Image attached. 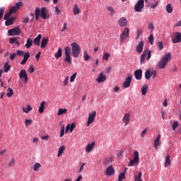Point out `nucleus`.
Instances as JSON below:
<instances>
[{"label":"nucleus","mask_w":181,"mask_h":181,"mask_svg":"<svg viewBox=\"0 0 181 181\" xmlns=\"http://www.w3.org/2000/svg\"><path fill=\"white\" fill-rule=\"evenodd\" d=\"M171 59H172V54H170V52L165 54L158 63L157 64L158 69H159L160 70L166 69V66H168V64L169 63V62H170Z\"/></svg>","instance_id":"f257e3e1"},{"label":"nucleus","mask_w":181,"mask_h":181,"mask_svg":"<svg viewBox=\"0 0 181 181\" xmlns=\"http://www.w3.org/2000/svg\"><path fill=\"white\" fill-rule=\"evenodd\" d=\"M71 47L72 57L74 59H77V57L80 56V53H81V47H80V45L76 42L71 44Z\"/></svg>","instance_id":"f03ea898"},{"label":"nucleus","mask_w":181,"mask_h":181,"mask_svg":"<svg viewBox=\"0 0 181 181\" xmlns=\"http://www.w3.org/2000/svg\"><path fill=\"white\" fill-rule=\"evenodd\" d=\"M139 165V153L134 151L133 154V159L130 160L129 166H138Z\"/></svg>","instance_id":"7ed1b4c3"},{"label":"nucleus","mask_w":181,"mask_h":181,"mask_svg":"<svg viewBox=\"0 0 181 181\" xmlns=\"http://www.w3.org/2000/svg\"><path fill=\"white\" fill-rule=\"evenodd\" d=\"M71 52V48H70V47H66L64 48V54H65L64 62H66V63H68V64H71V55L70 54Z\"/></svg>","instance_id":"20e7f679"},{"label":"nucleus","mask_w":181,"mask_h":181,"mask_svg":"<svg viewBox=\"0 0 181 181\" xmlns=\"http://www.w3.org/2000/svg\"><path fill=\"white\" fill-rule=\"evenodd\" d=\"M144 6H145V1L139 0L134 6L135 12H142V9H144Z\"/></svg>","instance_id":"39448f33"},{"label":"nucleus","mask_w":181,"mask_h":181,"mask_svg":"<svg viewBox=\"0 0 181 181\" xmlns=\"http://www.w3.org/2000/svg\"><path fill=\"white\" fill-rule=\"evenodd\" d=\"M127 37H129V28H125L122 32V33L120 34L119 38H120V43H123V42L127 39Z\"/></svg>","instance_id":"423d86ee"},{"label":"nucleus","mask_w":181,"mask_h":181,"mask_svg":"<svg viewBox=\"0 0 181 181\" xmlns=\"http://www.w3.org/2000/svg\"><path fill=\"white\" fill-rule=\"evenodd\" d=\"M40 11V15L42 19H49L50 18V13H49V11L46 9V7H42Z\"/></svg>","instance_id":"0eeeda50"},{"label":"nucleus","mask_w":181,"mask_h":181,"mask_svg":"<svg viewBox=\"0 0 181 181\" xmlns=\"http://www.w3.org/2000/svg\"><path fill=\"white\" fill-rule=\"evenodd\" d=\"M8 36H19L21 35V28L19 27L13 28L8 30Z\"/></svg>","instance_id":"6e6552de"},{"label":"nucleus","mask_w":181,"mask_h":181,"mask_svg":"<svg viewBox=\"0 0 181 181\" xmlns=\"http://www.w3.org/2000/svg\"><path fill=\"white\" fill-rule=\"evenodd\" d=\"M97 115V112L93 111V112H90L88 114V118L87 121V127H90L93 122H94V119H95V117Z\"/></svg>","instance_id":"1a4fd4ad"},{"label":"nucleus","mask_w":181,"mask_h":181,"mask_svg":"<svg viewBox=\"0 0 181 181\" xmlns=\"http://www.w3.org/2000/svg\"><path fill=\"white\" fill-rule=\"evenodd\" d=\"M173 43H181V33L176 32L174 34V36L172 37Z\"/></svg>","instance_id":"9d476101"},{"label":"nucleus","mask_w":181,"mask_h":181,"mask_svg":"<svg viewBox=\"0 0 181 181\" xmlns=\"http://www.w3.org/2000/svg\"><path fill=\"white\" fill-rule=\"evenodd\" d=\"M19 77L23 80V83H28V80H29L28 78V74H26V70L25 69L21 70L19 73Z\"/></svg>","instance_id":"9b49d317"},{"label":"nucleus","mask_w":181,"mask_h":181,"mask_svg":"<svg viewBox=\"0 0 181 181\" xmlns=\"http://www.w3.org/2000/svg\"><path fill=\"white\" fill-rule=\"evenodd\" d=\"M122 121L124 124V127L129 125V122H131V114L125 113L123 116Z\"/></svg>","instance_id":"f8f14e48"},{"label":"nucleus","mask_w":181,"mask_h":181,"mask_svg":"<svg viewBox=\"0 0 181 181\" xmlns=\"http://www.w3.org/2000/svg\"><path fill=\"white\" fill-rule=\"evenodd\" d=\"M132 82V76L129 75L128 77L126 78L125 81L123 83L124 88H129L131 86V83Z\"/></svg>","instance_id":"ddd939ff"},{"label":"nucleus","mask_w":181,"mask_h":181,"mask_svg":"<svg viewBox=\"0 0 181 181\" xmlns=\"http://www.w3.org/2000/svg\"><path fill=\"white\" fill-rule=\"evenodd\" d=\"M118 23L121 27H125L128 25V20L125 17H122L118 20Z\"/></svg>","instance_id":"4468645a"},{"label":"nucleus","mask_w":181,"mask_h":181,"mask_svg":"<svg viewBox=\"0 0 181 181\" xmlns=\"http://www.w3.org/2000/svg\"><path fill=\"white\" fill-rule=\"evenodd\" d=\"M144 41H141L139 44L136 46V52L139 54L142 53V50H144Z\"/></svg>","instance_id":"2eb2a0df"},{"label":"nucleus","mask_w":181,"mask_h":181,"mask_svg":"<svg viewBox=\"0 0 181 181\" xmlns=\"http://www.w3.org/2000/svg\"><path fill=\"white\" fill-rule=\"evenodd\" d=\"M23 6V4L22 3V1H20L18 3H16L14 6L11 8V9H12L14 13H16L18 11H19V9H21V7Z\"/></svg>","instance_id":"dca6fc26"},{"label":"nucleus","mask_w":181,"mask_h":181,"mask_svg":"<svg viewBox=\"0 0 181 181\" xmlns=\"http://www.w3.org/2000/svg\"><path fill=\"white\" fill-rule=\"evenodd\" d=\"M160 138H161L160 134H158L157 136V137L156 138V139L154 140V148H155V149H158V148L160 145V144H161Z\"/></svg>","instance_id":"f3484780"},{"label":"nucleus","mask_w":181,"mask_h":181,"mask_svg":"<svg viewBox=\"0 0 181 181\" xmlns=\"http://www.w3.org/2000/svg\"><path fill=\"white\" fill-rule=\"evenodd\" d=\"M114 173H115V170H114L112 165H110L109 167H107V168L106 169V175L112 176V175H114Z\"/></svg>","instance_id":"a211bd4d"},{"label":"nucleus","mask_w":181,"mask_h":181,"mask_svg":"<svg viewBox=\"0 0 181 181\" xmlns=\"http://www.w3.org/2000/svg\"><path fill=\"white\" fill-rule=\"evenodd\" d=\"M95 146V141H93L91 144H88L86 148V152H87L88 153H90V152H91L93 149H94Z\"/></svg>","instance_id":"6ab92c4d"},{"label":"nucleus","mask_w":181,"mask_h":181,"mask_svg":"<svg viewBox=\"0 0 181 181\" xmlns=\"http://www.w3.org/2000/svg\"><path fill=\"white\" fill-rule=\"evenodd\" d=\"M105 80H107V76L104 75L103 73H100L96 79V81H98V83H104Z\"/></svg>","instance_id":"aec40b11"},{"label":"nucleus","mask_w":181,"mask_h":181,"mask_svg":"<svg viewBox=\"0 0 181 181\" xmlns=\"http://www.w3.org/2000/svg\"><path fill=\"white\" fill-rule=\"evenodd\" d=\"M134 76L136 80H141L142 78V69H137L134 71Z\"/></svg>","instance_id":"412c9836"},{"label":"nucleus","mask_w":181,"mask_h":181,"mask_svg":"<svg viewBox=\"0 0 181 181\" xmlns=\"http://www.w3.org/2000/svg\"><path fill=\"white\" fill-rule=\"evenodd\" d=\"M30 57V54L29 52H25L23 55V59L21 62V64L22 66H24V64H26V62H28V59Z\"/></svg>","instance_id":"4be33fe9"},{"label":"nucleus","mask_w":181,"mask_h":181,"mask_svg":"<svg viewBox=\"0 0 181 181\" xmlns=\"http://www.w3.org/2000/svg\"><path fill=\"white\" fill-rule=\"evenodd\" d=\"M42 39V35L39 34L33 41V43L35 45V46H40V40Z\"/></svg>","instance_id":"5701e85b"},{"label":"nucleus","mask_w":181,"mask_h":181,"mask_svg":"<svg viewBox=\"0 0 181 181\" xmlns=\"http://www.w3.org/2000/svg\"><path fill=\"white\" fill-rule=\"evenodd\" d=\"M47 43H49V37H42L41 41V49H45V47L47 46Z\"/></svg>","instance_id":"b1692460"},{"label":"nucleus","mask_w":181,"mask_h":181,"mask_svg":"<svg viewBox=\"0 0 181 181\" xmlns=\"http://www.w3.org/2000/svg\"><path fill=\"white\" fill-rule=\"evenodd\" d=\"M15 17H11L10 18L6 20L5 25L6 26H11V25H13V22H15Z\"/></svg>","instance_id":"393cba45"},{"label":"nucleus","mask_w":181,"mask_h":181,"mask_svg":"<svg viewBox=\"0 0 181 181\" xmlns=\"http://www.w3.org/2000/svg\"><path fill=\"white\" fill-rule=\"evenodd\" d=\"M45 105H46V101H42L38 108V112L40 114H43V112H45Z\"/></svg>","instance_id":"a878e982"},{"label":"nucleus","mask_w":181,"mask_h":181,"mask_svg":"<svg viewBox=\"0 0 181 181\" xmlns=\"http://www.w3.org/2000/svg\"><path fill=\"white\" fill-rule=\"evenodd\" d=\"M33 108H32V106L30 105H28L27 107H22V110L25 113V114H29L30 111H32Z\"/></svg>","instance_id":"bb28decb"},{"label":"nucleus","mask_w":181,"mask_h":181,"mask_svg":"<svg viewBox=\"0 0 181 181\" xmlns=\"http://www.w3.org/2000/svg\"><path fill=\"white\" fill-rule=\"evenodd\" d=\"M66 114H67V109L59 108V109H58V112H57V115H58V117H60V115H66Z\"/></svg>","instance_id":"cd10ccee"},{"label":"nucleus","mask_w":181,"mask_h":181,"mask_svg":"<svg viewBox=\"0 0 181 181\" xmlns=\"http://www.w3.org/2000/svg\"><path fill=\"white\" fill-rule=\"evenodd\" d=\"M62 56H63V52L62 51V48L59 47L58 51L54 54V57L55 59H59Z\"/></svg>","instance_id":"c85d7f7f"},{"label":"nucleus","mask_w":181,"mask_h":181,"mask_svg":"<svg viewBox=\"0 0 181 181\" xmlns=\"http://www.w3.org/2000/svg\"><path fill=\"white\" fill-rule=\"evenodd\" d=\"M32 46H33V40H32V39L30 38H28L26 41V44L25 45V47H26V49H30Z\"/></svg>","instance_id":"c756f323"},{"label":"nucleus","mask_w":181,"mask_h":181,"mask_svg":"<svg viewBox=\"0 0 181 181\" xmlns=\"http://www.w3.org/2000/svg\"><path fill=\"white\" fill-rule=\"evenodd\" d=\"M65 150H66V146H62L59 148L58 154H57L58 158H60V156H62V155H63Z\"/></svg>","instance_id":"7c9ffc66"},{"label":"nucleus","mask_w":181,"mask_h":181,"mask_svg":"<svg viewBox=\"0 0 181 181\" xmlns=\"http://www.w3.org/2000/svg\"><path fill=\"white\" fill-rule=\"evenodd\" d=\"M42 168V165L39 163H35L33 167L34 172H39V169Z\"/></svg>","instance_id":"2f4dec72"},{"label":"nucleus","mask_w":181,"mask_h":181,"mask_svg":"<svg viewBox=\"0 0 181 181\" xmlns=\"http://www.w3.org/2000/svg\"><path fill=\"white\" fill-rule=\"evenodd\" d=\"M144 53L146 54V57L147 56V62L152 57V51L149 49H146L144 51Z\"/></svg>","instance_id":"473e14b6"},{"label":"nucleus","mask_w":181,"mask_h":181,"mask_svg":"<svg viewBox=\"0 0 181 181\" xmlns=\"http://www.w3.org/2000/svg\"><path fill=\"white\" fill-rule=\"evenodd\" d=\"M35 20L39 21V18L40 17V8H35Z\"/></svg>","instance_id":"72a5a7b5"},{"label":"nucleus","mask_w":181,"mask_h":181,"mask_svg":"<svg viewBox=\"0 0 181 181\" xmlns=\"http://www.w3.org/2000/svg\"><path fill=\"white\" fill-rule=\"evenodd\" d=\"M74 15H78L80 13V8L77 4H75L73 8Z\"/></svg>","instance_id":"f704fd0d"},{"label":"nucleus","mask_w":181,"mask_h":181,"mask_svg":"<svg viewBox=\"0 0 181 181\" xmlns=\"http://www.w3.org/2000/svg\"><path fill=\"white\" fill-rule=\"evenodd\" d=\"M12 13H15V12L13 11H12L11 8H10L9 11L8 13H6L4 16V21L9 19V18H11V15H12Z\"/></svg>","instance_id":"c9c22d12"},{"label":"nucleus","mask_w":181,"mask_h":181,"mask_svg":"<svg viewBox=\"0 0 181 181\" xmlns=\"http://www.w3.org/2000/svg\"><path fill=\"white\" fill-rule=\"evenodd\" d=\"M148 85H144L141 88V93L142 95H146V93H148Z\"/></svg>","instance_id":"e433bc0d"},{"label":"nucleus","mask_w":181,"mask_h":181,"mask_svg":"<svg viewBox=\"0 0 181 181\" xmlns=\"http://www.w3.org/2000/svg\"><path fill=\"white\" fill-rule=\"evenodd\" d=\"M164 166L165 168H166V166H170V156L168 155L165 156V162Z\"/></svg>","instance_id":"4c0bfd02"},{"label":"nucleus","mask_w":181,"mask_h":181,"mask_svg":"<svg viewBox=\"0 0 181 181\" xmlns=\"http://www.w3.org/2000/svg\"><path fill=\"white\" fill-rule=\"evenodd\" d=\"M4 69V73H8V71H9V70H11V65H9V63L5 62Z\"/></svg>","instance_id":"58836bf2"},{"label":"nucleus","mask_w":181,"mask_h":181,"mask_svg":"<svg viewBox=\"0 0 181 181\" xmlns=\"http://www.w3.org/2000/svg\"><path fill=\"white\" fill-rule=\"evenodd\" d=\"M166 11L168 13H172L173 12V7H172V4H168L165 7Z\"/></svg>","instance_id":"ea45409f"},{"label":"nucleus","mask_w":181,"mask_h":181,"mask_svg":"<svg viewBox=\"0 0 181 181\" xmlns=\"http://www.w3.org/2000/svg\"><path fill=\"white\" fill-rule=\"evenodd\" d=\"M151 76H152V74H151V70H149V69L146 70L145 72L146 80H149V78H151Z\"/></svg>","instance_id":"a19ab883"},{"label":"nucleus","mask_w":181,"mask_h":181,"mask_svg":"<svg viewBox=\"0 0 181 181\" xmlns=\"http://www.w3.org/2000/svg\"><path fill=\"white\" fill-rule=\"evenodd\" d=\"M127 168H125V170L119 175V177H118L119 181H122V180H123V179H125V173L127 172Z\"/></svg>","instance_id":"79ce46f5"},{"label":"nucleus","mask_w":181,"mask_h":181,"mask_svg":"<svg viewBox=\"0 0 181 181\" xmlns=\"http://www.w3.org/2000/svg\"><path fill=\"white\" fill-rule=\"evenodd\" d=\"M33 123V120L30 119H26L25 121V127L28 128L29 125H32Z\"/></svg>","instance_id":"37998d69"},{"label":"nucleus","mask_w":181,"mask_h":181,"mask_svg":"<svg viewBox=\"0 0 181 181\" xmlns=\"http://www.w3.org/2000/svg\"><path fill=\"white\" fill-rule=\"evenodd\" d=\"M112 66H113L112 64H110L107 67H106L105 70V74H109V73H111V70H112Z\"/></svg>","instance_id":"c03bdc74"},{"label":"nucleus","mask_w":181,"mask_h":181,"mask_svg":"<svg viewBox=\"0 0 181 181\" xmlns=\"http://www.w3.org/2000/svg\"><path fill=\"white\" fill-rule=\"evenodd\" d=\"M145 59H146V54L143 52V54L141 55V57H140L141 64H144V63H145Z\"/></svg>","instance_id":"a18cd8bd"},{"label":"nucleus","mask_w":181,"mask_h":181,"mask_svg":"<svg viewBox=\"0 0 181 181\" xmlns=\"http://www.w3.org/2000/svg\"><path fill=\"white\" fill-rule=\"evenodd\" d=\"M83 59H84L85 62H88V60H90V59H91V57H90V55H88V54L87 53V51H85L83 52Z\"/></svg>","instance_id":"49530a36"},{"label":"nucleus","mask_w":181,"mask_h":181,"mask_svg":"<svg viewBox=\"0 0 181 181\" xmlns=\"http://www.w3.org/2000/svg\"><path fill=\"white\" fill-rule=\"evenodd\" d=\"M15 158L10 159V160L8 161V167L13 168V166H15Z\"/></svg>","instance_id":"de8ad7c7"},{"label":"nucleus","mask_w":181,"mask_h":181,"mask_svg":"<svg viewBox=\"0 0 181 181\" xmlns=\"http://www.w3.org/2000/svg\"><path fill=\"white\" fill-rule=\"evenodd\" d=\"M142 32H143L142 30L137 29L136 36L135 37L136 40H138L139 37H141V35H142Z\"/></svg>","instance_id":"09e8293b"},{"label":"nucleus","mask_w":181,"mask_h":181,"mask_svg":"<svg viewBox=\"0 0 181 181\" xmlns=\"http://www.w3.org/2000/svg\"><path fill=\"white\" fill-rule=\"evenodd\" d=\"M107 10L109 12H110L111 16H112V15H114V13H115V10L114 9L113 7L107 6Z\"/></svg>","instance_id":"8fccbe9b"},{"label":"nucleus","mask_w":181,"mask_h":181,"mask_svg":"<svg viewBox=\"0 0 181 181\" xmlns=\"http://www.w3.org/2000/svg\"><path fill=\"white\" fill-rule=\"evenodd\" d=\"M8 93H7V97H8V98H11V97H12V95H13V90H12V88H8Z\"/></svg>","instance_id":"3c124183"},{"label":"nucleus","mask_w":181,"mask_h":181,"mask_svg":"<svg viewBox=\"0 0 181 181\" xmlns=\"http://www.w3.org/2000/svg\"><path fill=\"white\" fill-rule=\"evenodd\" d=\"M157 47H158V50H163V42H158L157 43Z\"/></svg>","instance_id":"603ef678"},{"label":"nucleus","mask_w":181,"mask_h":181,"mask_svg":"<svg viewBox=\"0 0 181 181\" xmlns=\"http://www.w3.org/2000/svg\"><path fill=\"white\" fill-rule=\"evenodd\" d=\"M155 39L153 37V35L151 34L150 36L148 37V42L150 45H153Z\"/></svg>","instance_id":"864d4df0"},{"label":"nucleus","mask_w":181,"mask_h":181,"mask_svg":"<svg viewBox=\"0 0 181 181\" xmlns=\"http://www.w3.org/2000/svg\"><path fill=\"white\" fill-rule=\"evenodd\" d=\"M173 131H175L176 128H177V127H179V122L177 121H175L173 124Z\"/></svg>","instance_id":"5fc2aeb1"},{"label":"nucleus","mask_w":181,"mask_h":181,"mask_svg":"<svg viewBox=\"0 0 181 181\" xmlns=\"http://www.w3.org/2000/svg\"><path fill=\"white\" fill-rule=\"evenodd\" d=\"M76 128V123L73 122L71 124V125L69 124V129H70V133L71 134V132H73V131H74Z\"/></svg>","instance_id":"6e6d98bb"},{"label":"nucleus","mask_w":181,"mask_h":181,"mask_svg":"<svg viewBox=\"0 0 181 181\" xmlns=\"http://www.w3.org/2000/svg\"><path fill=\"white\" fill-rule=\"evenodd\" d=\"M110 54L105 53L103 56V60H106V62H108V59H110Z\"/></svg>","instance_id":"4d7b16f0"},{"label":"nucleus","mask_w":181,"mask_h":181,"mask_svg":"<svg viewBox=\"0 0 181 181\" xmlns=\"http://www.w3.org/2000/svg\"><path fill=\"white\" fill-rule=\"evenodd\" d=\"M64 129H65V127H64V125H63V126L61 127L60 138H63V136H64Z\"/></svg>","instance_id":"13d9d810"},{"label":"nucleus","mask_w":181,"mask_h":181,"mask_svg":"<svg viewBox=\"0 0 181 181\" xmlns=\"http://www.w3.org/2000/svg\"><path fill=\"white\" fill-rule=\"evenodd\" d=\"M76 77H77V72H76L74 74H73L70 78V83L74 82V80H76Z\"/></svg>","instance_id":"bf43d9fd"},{"label":"nucleus","mask_w":181,"mask_h":181,"mask_svg":"<svg viewBox=\"0 0 181 181\" xmlns=\"http://www.w3.org/2000/svg\"><path fill=\"white\" fill-rule=\"evenodd\" d=\"M5 12V7L0 8V21L2 19V16H4V13Z\"/></svg>","instance_id":"052dcab7"},{"label":"nucleus","mask_w":181,"mask_h":181,"mask_svg":"<svg viewBox=\"0 0 181 181\" xmlns=\"http://www.w3.org/2000/svg\"><path fill=\"white\" fill-rule=\"evenodd\" d=\"M158 4H159V1H155L154 4H151L150 5V6H151V9H155V8H156V6H158Z\"/></svg>","instance_id":"680f3d73"},{"label":"nucleus","mask_w":181,"mask_h":181,"mask_svg":"<svg viewBox=\"0 0 181 181\" xmlns=\"http://www.w3.org/2000/svg\"><path fill=\"white\" fill-rule=\"evenodd\" d=\"M16 40H18V37H11L9 39V43L11 45H13V43H15L16 42Z\"/></svg>","instance_id":"e2e57ef3"},{"label":"nucleus","mask_w":181,"mask_h":181,"mask_svg":"<svg viewBox=\"0 0 181 181\" xmlns=\"http://www.w3.org/2000/svg\"><path fill=\"white\" fill-rule=\"evenodd\" d=\"M146 132H148V128H146L142 131V132L141 134V138H144V136H145L146 135Z\"/></svg>","instance_id":"0e129e2a"},{"label":"nucleus","mask_w":181,"mask_h":181,"mask_svg":"<svg viewBox=\"0 0 181 181\" xmlns=\"http://www.w3.org/2000/svg\"><path fill=\"white\" fill-rule=\"evenodd\" d=\"M17 56H24L25 52L23 50H17Z\"/></svg>","instance_id":"69168bd1"},{"label":"nucleus","mask_w":181,"mask_h":181,"mask_svg":"<svg viewBox=\"0 0 181 181\" xmlns=\"http://www.w3.org/2000/svg\"><path fill=\"white\" fill-rule=\"evenodd\" d=\"M157 75H158V72L156 71L153 70L151 72V76H153V78H156Z\"/></svg>","instance_id":"338daca9"},{"label":"nucleus","mask_w":181,"mask_h":181,"mask_svg":"<svg viewBox=\"0 0 181 181\" xmlns=\"http://www.w3.org/2000/svg\"><path fill=\"white\" fill-rule=\"evenodd\" d=\"M33 144H37L39 142V137H34L32 140Z\"/></svg>","instance_id":"774afa93"}]
</instances>
